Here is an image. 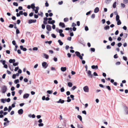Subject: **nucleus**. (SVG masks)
Here are the masks:
<instances>
[{"label":"nucleus","mask_w":128,"mask_h":128,"mask_svg":"<svg viewBox=\"0 0 128 128\" xmlns=\"http://www.w3.org/2000/svg\"><path fill=\"white\" fill-rule=\"evenodd\" d=\"M2 93L3 94L4 93L6 92L7 88L6 86H4L2 87Z\"/></svg>","instance_id":"obj_1"},{"label":"nucleus","mask_w":128,"mask_h":128,"mask_svg":"<svg viewBox=\"0 0 128 128\" xmlns=\"http://www.w3.org/2000/svg\"><path fill=\"white\" fill-rule=\"evenodd\" d=\"M75 54L76 56L79 57V58L81 60L83 59L82 56L81 55L80 53L78 51H76L75 52Z\"/></svg>","instance_id":"obj_2"},{"label":"nucleus","mask_w":128,"mask_h":128,"mask_svg":"<svg viewBox=\"0 0 128 128\" xmlns=\"http://www.w3.org/2000/svg\"><path fill=\"white\" fill-rule=\"evenodd\" d=\"M83 90L85 92H88L89 91L88 87L87 86H86L83 88Z\"/></svg>","instance_id":"obj_3"},{"label":"nucleus","mask_w":128,"mask_h":128,"mask_svg":"<svg viewBox=\"0 0 128 128\" xmlns=\"http://www.w3.org/2000/svg\"><path fill=\"white\" fill-rule=\"evenodd\" d=\"M48 66L47 63L46 62H44L42 63V66L43 68L44 69L46 68Z\"/></svg>","instance_id":"obj_4"},{"label":"nucleus","mask_w":128,"mask_h":128,"mask_svg":"<svg viewBox=\"0 0 128 128\" xmlns=\"http://www.w3.org/2000/svg\"><path fill=\"white\" fill-rule=\"evenodd\" d=\"M88 76L90 77V78H92V77L93 75L92 74L90 70H88L87 72Z\"/></svg>","instance_id":"obj_5"},{"label":"nucleus","mask_w":128,"mask_h":128,"mask_svg":"<svg viewBox=\"0 0 128 128\" xmlns=\"http://www.w3.org/2000/svg\"><path fill=\"white\" fill-rule=\"evenodd\" d=\"M36 20H33L32 19L28 20V23L29 24H31L32 23H34L36 22Z\"/></svg>","instance_id":"obj_6"},{"label":"nucleus","mask_w":128,"mask_h":128,"mask_svg":"<svg viewBox=\"0 0 128 128\" xmlns=\"http://www.w3.org/2000/svg\"><path fill=\"white\" fill-rule=\"evenodd\" d=\"M46 28L47 30L48 31H50L51 30V27L49 25H47L46 26Z\"/></svg>","instance_id":"obj_7"},{"label":"nucleus","mask_w":128,"mask_h":128,"mask_svg":"<svg viewBox=\"0 0 128 128\" xmlns=\"http://www.w3.org/2000/svg\"><path fill=\"white\" fill-rule=\"evenodd\" d=\"M48 18L47 17H44V18L43 23L44 24H47V21L48 20Z\"/></svg>","instance_id":"obj_8"},{"label":"nucleus","mask_w":128,"mask_h":128,"mask_svg":"<svg viewBox=\"0 0 128 128\" xmlns=\"http://www.w3.org/2000/svg\"><path fill=\"white\" fill-rule=\"evenodd\" d=\"M23 112V110L22 109H20L18 111V113L19 114H22Z\"/></svg>","instance_id":"obj_9"},{"label":"nucleus","mask_w":128,"mask_h":128,"mask_svg":"<svg viewBox=\"0 0 128 128\" xmlns=\"http://www.w3.org/2000/svg\"><path fill=\"white\" fill-rule=\"evenodd\" d=\"M60 26H61L62 28H64L65 27V25L64 23L60 22L59 24Z\"/></svg>","instance_id":"obj_10"},{"label":"nucleus","mask_w":128,"mask_h":128,"mask_svg":"<svg viewBox=\"0 0 128 128\" xmlns=\"http://www.w3.org/2000/svg\"><path fill=\"white\" fill-rule=\"evenodd\" d=\"M20 49L24 51H26L27 50V49L26 48H24L21 45L20 46Z\"/></svg>","instance_id":"obj_11"},{"label":"nucleus","mask_w":128,"mask_h":128,"mask_svg":"<svg viewBox=\"0 0 128 128\" xmlns=\"http://www.w3.org/2000/svg\"><path fill=\"white\" fill-rule=\"evenodd\" d=\"M124 108L126 114H128V108L126 106H124Z\"/></svg>","instance_id":"obj_12"},{"label":"nucleus","mask_w":128,"mask_h":128,"mask_svg":"<svg viewBox=\"0 0 128 128\" xmlns=\"http://www.w3.org/2000/svg\"><path fill=\"white\" fill-rule=\"evenodd\" d=\"M64 100H62L61 99H59V100L57 102L58 103H60L61 104H63L64 103Z\"/></svg>","instance_id":"obj_13"},{"label":"nucleus","mask_w":128,"mask_h":128,"mask_svg":"<svg viewBox=\"0 0 128 128\" xmlns=\"http://www.w3.org/2000/svg\"><path fill=\"white\" fill-rule=\"evenodd\" d=\"M29 96V94H28L26 93L24 94L23 97L24 98H27Z\"/></svg>","instance_id":"obj_14"},{"label":"nucleus","mask_w":128,"mask_h":128,"mask_svg":"<svg viewBox=\"0 0 128 128\" xmlns=\"http://www.w3.org/2000/svg\"><path fill=\"white\" fill-rule=\"evenodd\" d=\"M43 54L44 55V56H43L44 58H45L46 59H48V58L49 56L48 54L44 53H43Z\"/></svg>","instance_id":"obj_15"},{"label":"nucleus","mask_w":128,"mask_h":128,"mask_svg":"<svg viewBox=\"0 0 128 128\" xmlns=\"http://www.w3.org/2000/svg\"><path fill=\"white\" fill-rule=\"evenodd\" d=\"M91 68L92 69H97L98 68V66L97 65H92L91 66Z\"/></svg>","instance_id":"obj_16"},{"label":"nucleus","mask_w":128,"mask_h":128,"mask_svg":"<svg viewBox=\"0 0 128 128\" xmlns=\"http://www.w3.org/2000/svg\"><path fill=\"white\" fill-rule=\"evenodd\" d=\"M48 24H53L55 22V21L54 20H52V21H48Z\"/></svg>","instance_id":"obj_17"},{"label":"nucleus","mask_w":128,"mask_h":128,"mask_svg":"<svg viewBox=\"0 0 128 128\" xmlns=\"http://www.w3.org/2000/svg\"><path fill=\"white\" fill-rule=\"evenodd\" d=\"M15 61L16 60L14 59H10L9 60V62L10 63H14Z\"/></svg>","instance_id":"obj_18"},{"label":"nucleus","mask_w":128,"mask_h":128,"mask_svg":"<svg viewBox=\"0 0 128 128\" xmlns=\"http://www.w3.org/2000/svg\"><path fill=\"white\" fill-rule=\"evenodd\" d=\"M60 69L62 72H64L66 70V67H62Z\"/></svg>","instance_id":"obj_19"},{"label":"nucleus","mask_w":128,"mask_h":128,"mask_svg":"<svg viewBox=\"0 0 128 128\" xmlns=\"http://www.w3.org/2000/svg\"><path fill=\"white\" fill-rule=\"evenodd\" d=\"M99 11V8L98 7L96 8L94 10V12L95 13H97Z\"/></svg>","instance_id":"obj_20"},{"label":"nucleus","mask_w":128,"mask_h":128,"mask_svg":"<svg viewBox=\"0 0 128 128\" xmlns=\"http://www.w3.org/2000/svg\"><path fill=\"white\" fill-rule=\"evenodd\" d=\"M110 26L108 25L106 26L104 28V29L105 30H108L110 29Z\"/></svg>","instance_id":"obj_21"},{"label":"nucleus","mask_w":128,"mask_h":128,"mask_svg":"<svg viewBox=\"0 0 128 128\" xmlns=\"http://www.w3.org/2000/svg\"><path fill=\"white\" fill-rule=\"evenodd\" d=\"M34 5V3L32 4L31 5V7L34 10H35L34 8H35Z\"/></svg>","instance_id":"obj_22"},{"label":"nucleus","mask_w":128,"mask_h":128,"mask_svg":"<svg viewBox=\"0 0 128 128\" xmlns=\"http://www.w3.org/2000/svg\"><path fill=\"white\" fill-rule=\"evenodd\" d=\"M58 42L59 43L60 45L62 46L63 44V42L61 41V40H58Z\"/></svg>","instance_id":"obj_23"},{"label":"nucleus","mask_w":128,"mask_h":128,"mask_svg":"<svg viewBox=\"0 0 128 128\" xmlns=\"http://www.w3.org/2000/svg\"><path fill=\"white\" fill-rule=\"evenodd\" d=\"M77 117L80 119V121H82V116H81L78 115L77 116Z\"/></svg>","instance_id":"obj_24"},{"label":"nucleus","mask_w":128,"mask_h":128,"mask_svg":"<svg viewBox=\"0 0 128 128\" xmlns=\"http://www.w3.org/2000/svg\"><path fill=\"white\" fill-rule=\"evenodd\" d=\"M9 67L10 69V70L12 71H13L14 70V68L12 66H9Z\"/></svg>","instance_id":"obj_25"},{"label":"nucleus","mask_w":128,"mask_h":128,"mask_svg":"<svg viewBox=\"0 0 128 128\" xmlns=\"http://www.w3.org/2000/svg\"><path fill=\"white\" fill-rule=\"evenodd\" d=\"M68 85L69 87H71L72 86V84L71 82H68Z\"/></svg>","instance_id":"obj_26"},{"label":"nucleus","mask_w":128,"mask_h":128,"mask_svg":"<svg viewBox=\"0 0 128 128\" xmlns=\"http://www.w3.org/2000/svg\"><path fill=\"white\" fill-rule=\"evenodd\" d=\"M0 62H1L2 63V64L3 65H4L6 63V61L5 60H0Z\"/></svg>","instance_id":"obj_27"},{"label":"nucleus","mask_w":128,"mask_h":128,"mask_svg":"<svg viewBox=\"0 0 128 128\" xmlns=\"http://www.w3.org/2000/svg\"><path fill=\"white\" fill-rule=\"evenodd\" d=\"M116 21L117 22V24L118 25H120V24H121V22L120 20H118L117 21Z\"/></svg>","instance_id":"obj_28"},{"label":"nucleus","mask_w":128,"mask_h":128,"mask_svg":"<svg viewBox=\"0 0 128 128\" xmlns=\"http://www.w3.org/2000/svg\"><path fill=\"white\" fill-rule=\"evenodd\" d=\"M40 12V13H38V15L40 16L41 17H42L43 15V12Z\"/></svg>","instance_id":"obj_29"},{"label":"nucleus","mask_w":128,"mask_h":128,"mask_svg":"<svg viewBox=\"0 0 128 128\" xmlns=\"http://www.w3.org/2000/svg\"><path fill=\"white\" fill-rule=\"evenodd\" d=\"M119 18H120V17H119V16L117 14L116 17V20L117 21L118 20H120L119 19Z\"/></svg>","instance_id":"obj_30"},{"label":"nucleus","mask_w":128,"mask_h":128,"mask_svg":"<svg viewBox=\"0 0 128 128\" xmlns=\"http://www.w3.org/2000/svg\"><path fill=\"white\" fill-rule=\"evenodd\" d=\"M116 2H115L113 4V7L114 8H115L116 7Z\"/></svg>","instance_id":"obj_31"},{"label":"nucleus","mask_w":128,"mask_h":128,"mask_svg":"<svg viewBox=\"0 0 128 128\" xmlns=\"http://www.w3.org/2000/svg\"><path fill=\"white\" fill-rule=\"evenodd\" d=\"M19 82V80L18 79H16L14 81V82L15 84H17Z\"/></svg>","instance_id":"obj_32"},{"label":"nucleus","mask_w":128,"mask_h":128,"mask_svg":"<svg viewBox=\"0 0 128 128\" xmlns=\"http://www.w3.org/2000/svg\"><path fill=\"white\" fill-rule=\"evenodd\" d=\"M16 34H18L20 33V31L18 28L16 29Z\"/></svg>","instance_id":"obj_33"},{"label":"nucleus","mask_w":128,"mask_h":128,"mask_svg":"<svg viewBox=\"0 0 128 128\" xmlns=\"http://www.w3.org/2000/svg\"><path fill=\"white\" fill-rule=\"evenodd\" d=\"M67 98L68 100H67V102H70L71 101V99L70 98V97L69 96L67 97Z\"/></svg>","instance_id":"obj_34"},{"label":"nucleus","mask_w":128,"mask_h":128,"mask_svg":"<svg viewBox=\"0 0 128 128\" xmlns=\"http://www.w3.org/2000/svg\"><path fill=\"white\" fill-rule=\"evenodd\" d=\"M12 108V107L10 106H9L8 107V112H10V111L11 110Z\"/></svg>","instance_id":"obj_35"},{"label":"nucleus","mask_w":128,"mask_h":128,"mask_svg":"<svg viewBox=\"0 0 128 128\" xmlns=\"http://www.w3.org/2000/svg\"><path fill=\"white\" fill-rule=\"evenodd\" d=\"M77 126L78 128H83L82 125L78 124Z\"/></svg>","instance_id":"obj_36"},{"label":"nucleus","mask_w":128,"mask_h":128,"mask_svg":"<svg viewBox=\"0 0 128 128\" xmlns=\"http://www.w3.org/2000/svg\"><path fill=\"white\" fill-rule=\"evenodd\" d=\"M19 64L18 62H17L16 63H14L13 64V65L14 66H17Z\"/></svg>","instance_id":"obj_37"},{"label":"nucleus","mask_w":128,"mask_h":128,"mask_svg":"<svg viewBox=\"0 0 128 128\" xmlns=\"http://www.w3.org/2000/svg\"><path fill=\"white\" fill-rule=\"evenodd\" d=\"M13 5L14 6H18V4L17 2H14L13 3Z\"/></svg>","instance_id":"obj_38"},{"label":"nucleus","mask_w":128,"mask_h":128,"mask_svg":"<svg viewBox=\"0 0 128 128\" xmlns=\"http://www.w3.org/2000/svg\"><path fill=\"white\" fill-rule=\"evenodd\" d=\"M52 90H48L47 91V92L49 94H51L52 92Z\"/></svg>","instance_id":"obj_39"},{"label":"nucleus","mask_w":128,"mask_h":128,"mask_svg":"<svg viewBox=\"0 0 128 128\" xmlns=\"http://www.w3.org/2000/svg\"><path fill=\"white\" fill-rule=\"evenodd\" d=\"M64 89L63 87H62L60 89V91L61 92H63L64 91Z\"/></svg>","instance_id":"obj_40"},{"label":"nucleus","mask_w":128,"mask_h":128,"mask_svg":"<svg viewBox=\"0 0 128 128\" xmlns=\"http://www.w3.org/2000/svg\"><path fill=\"white\" fill-rule=\"evenodd\" d=\"M52 41H46L45 42V43L46 44L47 43H48V44H50L52 43Z\"/></svg>","instance_id":"obj_41"},{"label":"nucleus","mask_w":128,"mask_h":128,"mask_svg":"<svg viewBox=\"0 0 128 128\" xmlns=\"http://www.w3.org/2000/svg\"><path fill=\"white\" fill-rule=\"evenodd\" d=\"M121 7L122 8H124L125 7V4L123 3L121 4Z\"/></svg>","instance_id":"obj_42"},{"label":"nucleus","mask_w":128,"mask_h":128,"mask_svg":"<svg viewBox=\"0 0 128 128\" xmlns=\"http://www.w3.org/2000/svg\"><path fill=\"white\" fill-rule=\"evenodd\" d=\"M76 88V87L75 86H73L71 90H74Z\"/></svg>","instance_id":"obj_43"},{"label":"nucleus","mask_w":128,"mask_h":128,"mask_svg":"<svg viewBox=\"0 0 128 128\" xmlns=\"http://www.w3.org/2000/svg\"><path fill=\"white\" fill-rule=\"evenodd\" d=\"M128 34L126 33H124V34L123 36L124 38H126L127 37Z\"/></svg>","instance_id":"obj_44"},{"label":"nucleus","mask_w":128,"mask_h":128,"mask_svg":"<svg viewBox=\"0 0 128 128\" xmlns=\"http://www.w3.org/2000/svg\"><path fill=\"white\" fill-rule=\"evenodd\" d=\"M70 97L71 98H72V100H74V96L73 95L71 94L70 95Z\"/></svg>","instance_id":"obj_45"},{"label":"nucleus","mask_w":128,"mask_h":128,"mask_svg":"<svg viewBox=\"0 0 128 128\" xmlns=\"http://www.w3.org/2000/svg\"><path fill=\"white\" fill-rule=\"evenodd\" d=\"M51 36L54 38H56V36L54 34H52Z\"/></svg>","instance_id":"obj_46"},{"label":"nucleus","mask_w":128,"mask_h":128,"mask_svg":"<svg viewBox=\"0 0 128 128\" xmlns=\"http://www.w3.org/2000/svg\"><path fill=\"white\" fill-rule=\"evenodd\" d=\"M16 104V102H14L13 104H12V108H14L15 107V104Z\"/></svg>","instance_id":"obj_47"},{"label":"nucleus","mask_w":128,"mask_h":128,"mask_svg":"<svg viewBox=\"0 0 128 128\" xmlns=\"http://www.w3.org/2000/svg\"><path fill=\"white\" fill-rule=\"evenodd\" d=\"M95 14H92L91 16V18H95Z\"/></svg>","instance_id":"obj_48"},{"label":"nucleus","mask_w":128,"mask_h":128,"mask_svg":"<svg viewBox=\"0 0 128 128\" xmlns=\"http://www.w3.org/2000/svg\"><path fill=\"white\" fill-rule=\"evenodd\" d=\"M122 45V44L121 42H119L117 44L118 46L119 47H120Z\"/></svg>","instance_id":"obj_49"},{"label":"nucleus","mask_w":128,"mask_h":128,"mask_svg":"<svg viewBox=\"0 0 128 128\" xmlns=\"http://www.w3.org/2000/svg\"><path fill=\"white\" fill-rule=\"evenodd\" d=\"M68 19L67 18H64V22H66L68 21Z\"/></svg>","instance_id":"obj_50"},{"label":"nucleus","mask_w":128,"mask_h":128,"mask_svg":"<svg viewBox=\"0 0 128 128\" xmlns=\"http://www.w3.org/2000/svg\"><path fill=\"white\" fill-rule=\"evenodd\" d=\"M91 51L92 52H94L95 51V49L94 48H90Z\"/></svg>","instance_id":"obj_51"},{"label":"nucleus","mask_w":128,"mask_h":128,"mask_svg":"<svg viewBox=\"0 0 128 128\" xmlns=\"http://www.w3.org/2000/svg\"><path fill=\"white\" fill-rule=\"evenodd\" d=\"M111 0H106V4H108L110 3Z\"/></svg>","instance_id":"obj_52"},{"label":"nucleus","mask_w":128,"mask_h":128,"mask_svg":"<svg viewBox=\"0 0 128 128\" xmlns=\"http://www.w3.org/2000/svg\"><path fill=\"white\" fill-rule=\"evenodd\" d=\"M45 6L46 7H48L49 6V4L47 1H46V2L45 3Z\"/></svg>","instance_id":"obj_53"},{"label":"nucleus","mask_w":128,"mask_h":128,"mask_svg":"<svg viewBox=\"0 0 128 128\" xmlns=\"http://www.w3.org/2000/svg\"><path fill=\"white\" fill-rule=\"evenodd\" d=\"M120 62H117L116 63V65H120Z\"/></svg>","instance_id":"obj_54"},{"label":"nucleus","mask_w":128,"mask_h":128,"mask_svg":"<svg viewBox=\"0 0 128 128\" xmlns=\"http://www.w3.org/2000/svg\"><path fill=\"white\" fill-rule=\"evenodd\" d=\"M69 32L70 34V35L71 36H73L74 35L73 32H70V31H69Z\"/></svg>","instance_id":"obj_55"},{"label":"nucleus","mask_w":128,"mask_h":128,"mask_svg":"<svg viewBox=\"0 0 128 128\" xmlns=\"http://www.w3.org/2000/svg\"><path fill=\"white\" fill-rule=\"evenodd\" d=\"M14 27V25L12 24H10L8 26V27L10 28H12Z\"/></svg>","instance_id":"obj_56"},{"label":"nucleus","mask_w":128,"mask_h":128,"mask_svg":"<svg viewBox=\"0 0 128 128\" xmlns=\"http://www.w3.org/2000/svg\"><path fill=\"white\" fill-rule=\"evenodd\" d=\"M123 60H124L126 61H127V58L125 56H123Z\"/></svg>","instance_id":"obj_57"},{"label":"nucleus","mask_w":128,"mask_h":128,"mask_svg":"<svg viewBox=\"0 0 128 128\" xmlns=\"http://www.w3.org/2000/svg\"><path fill=\"white\" fill-rule=\"evenodd\" d=\"M106 87L109 90H111V89L110 86H106Z\"/></svg>","instance_id":"obj_58"},{"label":"nucleus","mask_w":128,"mask_h":128,"mask_svg":"<svg viewBox=\"0 0 128 128\" xmlns=\"http://www.w3.org/2000/svg\"><path fill=\"white\" fill-rule=\"evenodd\" d=\"M123 2L124 4L128 3V0H123Z\"/></svg>","instance_id":"obj_59"},{"label":"nucleus","mask_w":128,"mask_h":128,"mask_svg":"<svg viewBox=\"0 0 128 128\" xmlns=\"http://www.w3.org/2000/svg\"><path fill=\"white\" fill-rule=\"evenodd\" d=\"M44 125V124L42 123H40L38 124V126H42Z\"/></svg>","instance_id":"obj_60"},{"label":"nucleus","mask_w":128,"mask_h":128,"mask_svg":"<svg viewBox=\"0 0 128 128\" xmlns=\"http://www.w3.org/2000/svg\"><path fill=\"white\" fill-rule=\"evenodd\" d=\"M85 30L86 31H87L88 30V28L87 26H85Z\"/></svg>","instance_id":"obj_61"},{"label":"nucleus","mask_w":128,"mask_h":128,"mask_svg":"<svg viewBox=\"0 0 128 128\" xmlns=\"http://www.w3.org/2000/svg\"><path fill=\"white\" fill-rule=\"evenodd\" d=\"M38 49V48L36 47H34L32 49V50H37Z\"/></svg>","instance_id":"obj_62"},{"label":"nucleus","mask_w":128,"mask_h":128,"mask_svg":"<svg viewBox=\"0 0 128 128\" xmlns=\"http://www.w3.org/2000/svg\"><path fill=\"white\" fill-rule=\"evenodd\" d=\"M42 29H44L45 28V26L44 24H42Z\"/></svg>","instance_id":"obj_63"},{"label":"nucleus","mask_w":128,"mask_h":128,"mask_svg":"<svg viewBox=\"0 0 128 128\" xmlns=\"http://www.w3.org/2000/svg\"><path fill=\"white\" fill-rule=\"evenodd\" d=\"M1 102L4 103H5V100L3 98H2L1 99Z\"/></svg>","instance_id":"obj_64"}]
</instances>
